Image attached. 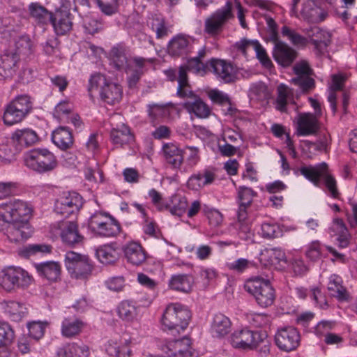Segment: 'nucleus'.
I'll list each match as a JSON object with an SVG mask.
<instances>
[{
    "label": "nucleus",
    "instance_id": "nucleus-1",
    "mask_svg": "<svg viewBox=\"0 0 357 357\" xmlns=\"http://www.w3.org/2000/svg\"><path fill=\"white\" fill-rule=\"evenodd\" d=\"M31 213V207L20 199L0 204V218L8 224L6 234L10 241L20 242L32 235L33 229L28 222Z\"/></svg>",
    "mask_w": 357,
    "mask_h": 357
},
{
    "label": "nucleus",
    "instance_id": "nucleus-2",
    "mask_svg": "<svg viewBox=\"0 0 357 357\" xmlns=\"http://www.w3.org/2000/svg\"><path fill=\"white\" fill-rule=\"evenodd\" d=\"M88 91L91 98L98 93L100 98L109 105L119 103L123 96L122 87L116 83L108 82L106 77L100 73L91 77Z\"/></svg>",
    "mask_w": 357,
    "mask_h": 357
},
{
    "label": "nucleus",
    "instance_id": "nucleus-3",
    "mask_svg": "<svg viewBox=\"0 0 357 357\" xmlns=\"http://www.w3.org/2000/svg\"><path fill=\"white\" fill-rule=\"evenodd\" d=\"M190 319V311L180 303L169 304L162 316L161 324L164 331L180 333L188 326Z\"/></svg>",
    "mask_w": 357,
    "mask_h": 357
},
{
    "label": "nucleus",
    "instance_id": "nucleus-4",
    "mask_svg": "<svg viewBox=\"0 0 357 357\" xmlns=\"http://www.w3.org/2000/svg\"><path fill=\"white\" fill-rule=\"evenodd\" d=\"M24 165L31 170L43 174L55 169L58 165L56 156L46 149H34L24 155Z\"/></svg>",
    "mask_w": 357,
    "mask_h": 357
},
{
    "label": "nucleus",
    "instance_id": "nucleus-5",
    "mask_svg": "<svg viewBox=\"0 0 357 357\" xmlns=\"http://www.w3.org/2000/svg\"><path fill=\"white\" fill-rule=\"evenodd\" d=\"M244 288L263 307L270 306L274 302L275 291L268 280L259 277L250 278L245 282Z\"/></svg>",
    "mask_w": 357,
    "mask_h": 357
},
{
    "label": "nucleus",
    "instance_id": "nucleus-6",
    "mask_svg": "<svg viewBox=\"0 0 357 357\" xmlns=\"http://www.w3.org/2000/svg\"><path fill=\"white\" fill-rule=\"evenodd\" d=\"M230 343L234 348L240 349H253L260 343H268L266 335L248 328L235 331L230 337Z\"/></svg>",
    "mask_w": 357,
    "mask_h": 357
},
{
    "label": "nucleus",
    "instance_id": "nucleus-7",
    "mask_svg": "<svg viewBox=\"0 0 357 357\" xmlns=\"http://www.w3.org/2000/svg\"><path fill=\"white\" fill-rule=\"evenodd\" d=\"M327 165L322 163L315 167H304L301 169V173L307 179L314 183V185L319 186L320 178H323L325 185L327 188L330 195L336 198L338 196V191L336 187V181L335 178L326 173Z\"/></svg>",
    "mask_w": 357,
    "mask_h": 357
},
{
    "label": "nucleus",
    "instance_id": "nucleus-8",
    "mask_svg": "<svg viewBox=\"0 0 357 357\" xmlns=\"http://www.w3.org/2000/svg\"><path fill=\"white\" fill-rule=\"evenodd\" d=\"M233 3L227 1L225 5L211 15L204 22V31L211 36L220 34L229 20L234 18Z\"/></svg>",
    "mask_w": 357,
    "mask_h": 357
},
{
    "label": "nucleus",
    "instance_id": "nucleus-9",
    "mask_svg": "<svg viewBox=\"0 0 357 357\" xmlns=\"http://www.w3.org/2000/svg\"><path fill=\"white\" fill-rule=\"evenodd\" d=\"M89 227L95 234L102 236H114L119 233L120 226L106 213L96 211L89 220Z\"/></svg>",
    "mask_w": 357,
    "mask_h": 357
},
{
    "label": "nucleus",
    "instance_id": "nucleus-10",
    "mask_svg": "<svg viewBox=\"0 0 357 357\" xmlns=\"http://www.w3.org/2000/svg\"><path fill=\"white\" fill-rule=\"evenodd\" d=\"M65 264L71 276L77 279L86 278L92 271L89 258L73 251L66 253Z\"/></svg>",
    "mask_w": 357,
    "mask_h": 357
},
{
    "label": "nucleus",
    "instance_id": "nucleus-11",
    "mask_svg": "<svg viewBox=\"0 0 357 357\" xmlns=\"http://www.w3.org/2000/svg\"><path fill=\"white\" fill-rule=\"evenodd\" d=\"M83 204L82 197L75 192H64L56 200L54 211L64 217L77 213Z\"/></svg>",
    "mask_w": 357,
    "mask_h": 357
},
{
    "label": "nucleus",
    "instance_id": "nucleus-12",
    "mask_svg": "<svg viewBox=\"0 0 357 357\" xmlns=\"http://www.w3.org/2000/svg\"><path fill=\"white\" fill-rule=\"evenodd\" d=\"M296 76L291 79V83L298 86L303 93H308L315 87L314 79L312 77V70L307 62L302 61L294 66Z\"/></svg>",
    "mask_w": 357,
    "mask_h": 357
},
{
    "label": "nucleus",
    "instance_id": "nucleus-13",
    "mask_svg": "<svg viewBox=\"0 0 357 357\" xmlns=\"http://www.w3.org/2000/svg\"><path fill=\"white\" fill-rule=\"evenodd\" d=\"M275 342L280 350L289 352L294 350L299 345L300 335L294 327H283L278 329L275 333Z\"/></svg>",
    "mask_w": 357,
    "mask_h": 357
},
{
    "label": "nucleus",
    "instance_id": "nucleus-14",
    "mask_svg": "<svg viewBox=\"0 0 357 357\" xmlns=\"http://www.w3.org/2000/svg\"><path fill=\"white\" fill-rule=\"evenodd\" d=\"M235 47L245 56H247L248 52L255 51L258 60L266 68H270L273 65L265 49L257 40L243 39L235 44Z\"/></svg>",
    "mask_w": 357,
    "mask_h": 357
},
{
    "label": "nucleus",
    "instance_id": "nucleus-15",
    "mask_svg": "<svg viewBox=\"0 0 357 357\" xmlns=\"http://www.w3.org/2000/svg\"><path fill=\"white\" fill-rule=\"evenodd\" d=\"M121 116L119 114L114 115L110 119V123L114 126L110 133L112 142L119 146H123L134 140L133 135L131 133L130 128L123 123L121 125H115V122L120 120Z\"/></svg>",
    "mask_w": 357,
    "mask_h": 357
},
{
    "label": "nucleus",
    "instance_id": "nucleus-16",
    "mask_svg": "<svg viewBox=\"0 0 357 357\" xmlns=\"http://www.w3.org/2000/svg\"><path fill=\"white\" fill-rule=\"evenodd\" d=\"M209 70H211L216 77L225 83H230L236 79V70L234 66L225 60L211 59L208 61Z\"/></svg>",
    "mask_w": 357,
    "mask_h": 357
},
{
    "label": "nucleus",
    "instance_id": "nucleus-17",
    "mask_svg": "<svg viewBox=\"0 0 357 357\" xmlns=\"http://www.w3.org/2000/svg\"><path fill=\"white\" fill-rule=\"evenodd\" d=\"M190 340L183 337L167 342L161 346V350L169 357H187L190 356Z\"/></svg>",
    "mask_w": 357,
    "mask_h": 357
},
{
    "label": "nucleus",
    "instance_id": "nucleus-18",
    "mask_svg": "<svg viewBox=\"0 0 357 357\" xmlns=\"http://www.w3.org/2000/svg\"><path fill=\"white\" fill-rule=\"evenodd\" d=\"M301 16L310 22L317 23L325 20L326 13L318 6L317 0H302Z\"/></svg>",
    "mask_w": 357,
    "mask_h": 357
},
{
    "label": "nucleus",
    "instance_id": "nucleus-19",
    "mask_svg": "<svg viewBox=\"0 0 357 357\" xmlns=\"http://www.w3.org/2000/svg\"><path fill=\"white\" fill-rule=\"evenodd\" d=\"M274 43L273 54L275 60L282 66H290L296 57V52L282 41Z\"/></svg>",
    "mask_w": 357,
    "mask_h": 357
},
{
    "label": "nucleus",
    "instance_id": "nucleus-20",
    "mask_svg": "<svg viewBox=\"0 0 357 357\" xmlns=\"http://www.w3.org/2000/svg\"><path fill=\"white\" fill-rule=\"evenodd\" d=\"M56 355V357H88L90 349L83 342H73L58 348Z\"/></svg>",
    "mask_w": 357,
    "mask_h": 357
},
{
    "label": "nucleus",
    "instance_id": "nucleus-21",
    "mask_svg": "<svg viewBox=\"0 0 357 357\" xmlns=\"http://www.w3.org/2000/svg\"><path fill=\"white\" fill-rule=\"evenodd\" d=\"M70 16L69 11L65 8H59L54 15L52 14L49 22L52 24L58 35H63L71 29L72 22Z\"/></svg>",
    "mask_w": 357,
    "mask_h": 357
},
{
    "label": "nucleus",
    "instance_id": "nucleus-22",
    "mask_svg": "<svg viewBox=\"0 0 357 357\" xmlns=\"http://www.w3.org/2000/svg\"><path fill=\"white\" fill-rule=\"evenodd\" d=\"M319 129L317 117L314 114H301L297 119V135L305 136L313 135Z\"/></svg>",
    "mask_w": 357,
    "mask_h": 357
},
{
    "label": "nucleus",
    "instance_id": "nucleus-23",
    "mask_svg": "<svg viewBox=\"0 0 357 357\" xmlns=\"http://www.w3.org/2000/svg\"><path fill=\"white\" fill-rule=\"evenodd\" d=\"M11 140L21 151L23 148L35 144L38 141V137L32 129H17L12 134Z\"/></svg>",
    "mask_w": 357,
    "mask_h": 357
},
{
    "label": "nucleus",
    "instance_id": "nucleus-24",
    "mask_svg": "<svg viewBox=\"0 0 357 357\" xmlns=\"http://www.w3.org/2000/svg\"><path fill=\"white\" fill-rule=\"evenodd\" d=\"M153 63V59H144L142 57L133 58L132 64L124 69L128 75V82L129 87L132 88L136 85L143 74V68L145 63Z\"/></svg>",
    "mask_w": 357,
    "mask_h": 357
},
{
    "label": "nucleus",
    "instance_id": "nucleus-25",
    "mask_svg": "<svg viewBox=\"0 0 357 357\" xmlns=\"http://www.w3.org/2000/svg\"><path fill=\"white\" fill-rule=\"evenodd\" d=\"M110 64L117 70H124L132 64L133 59L128 56L126 48L118 45L109 52Z\"/></svg>",
    "mask_w": 357,
    "mask_h": 357
},
{
    "label": "nucleus",
    "instance_id": "nucleus-26",
    "mask_svg": "<svg viewBox=\"0 0 357 357\" xmlns=\"http://www.w3.org/2000/svg\"><path fill=\"white\" fill-rule=\"evenodd\" d=\"M20 58L17 54L6 52L0 56V77L9 78L13 77L17 69Z\"/></svg>",
    "mask_w": 357,
    "mask_h": 357
},
{
    "label": "nucleus",
    "instance_id": "nucleus-27",
    "mask_svg": "<svg viewBox=\"0 0 357 357\" xmlns=\"http://www.w3.org/2000/svg\"><path fill=\"white\" fill-rule=\"evenodd\" d=\"M61 237L63 241L68 245L79 244L82 242L84 237L78 231L76 222L70 221L62 222L60 225Z\"/></svg>",
    "mask_w": 357,
    "mask_h": 357
},
{
    "label": "nucleus",
    "instance_id": "nucleus-28",
    "mask_svg": "<svg viewBox=\"0 0 357 357\" xmlns=\"http://www.w3.org/2000/svg\"><path fill=\"white\" fill-rule=\"evenodd\" d=\"M231 327L230 319L223 314L218 313L215 314L212 319L210 332L213 337L222 338L229 334Z\"/></svg>",
    "mask_w": 357,
    "mask_h": 357
},
{
    "label": "nucleus",
    "instance_id": "nucleus-29",
    "mask_svg": "<svg viewBox=\"0 0 357 357\" xmlns=\"http://www.w3.org/2000/svg\"><path fill=\"white\" fill-rule=\"evenodd\" d=\"M307 37L314 45V47L321 53L331 43V35L328 32L319 27L314 26L306 31Z\"/></svg>",
    "mask_w": 357,
    "mask_h": 357
},
{
    "label": "nucleus",
    "instance_id": "nucleus-30",
    "mask_svg": "<svg viewBox=\"0 0 357 357\" xmlns=\"http://www.w3.org/2000/svg\"><path fill=\"white\" fill-rule=\"evenodd\" d=\"M123 252L127 261L133 265L139 266L146 259L144 250L136 242H129L125 245Z\"/></svg>",
    "mask_w": 357,
    "mask_h": 357
},
{
    "label": "nucleus",
    "instance_id": "nucleus-31",
    "mask_svg": "<svg viewBox=\"0 0 357 357\" xmlns=\"http://www.w3.org/2000/svg\"><path fill=\"white\" fill-rule=\"evenodd\" d=\"M162 153L166 162L174 169L181 168L183 162V151L176 144L167 143L162 146Z\"/></svg>",
    "mask_w": 357,
    "mask_h": 357
},
{
    "label": "nucleus",
    "instance_id": "nucleus-32",
    "mask_svg": "<svg viewBox=\"0 0 357 357\" xmlns=\"http://www.w3.org/2000/svg\"><path fill=\"white\" fill-rule=\"evenodd\" d=\"M1 310L13 321H20L28 313L24 303L14 301H4L0 303Z\"/></svg>",
    "mask_w": 357,
    "mask_h": 357
},
{
    "label": "nucleus",
    "instance_id": "nucleus-33",
    "mask_svg": "<svg viewBox=\"0 0 357 357\" xmlns=\"http://www.w3.org/2000/svg\"><path fill=\"white\" fill-rule=\"evenodd\" d=\"M260 262L264 266H273L277 268L281 262L287 263L284 252L280 248H266L261 251Z\"/></svg>",
    "mask_w": 357,
    "mask_h": 357
},
{
    "label": "nucleus",
    "instance_id": "nucleus-34",
    "mask_svg": "<svg viewBox=\"0 0 357 357\" xmlns=\"http://www.w3.org/2000/svg\"><path fill=\"white\" fill-rule=\"evenodd\" d=\"M193 283L194 280L191 275L176 274L170 278L169 287L174 291L188 293L192 290Z\"/></svg>",
    "mask_w": 357,
    "mask_h": 357
},
{
    "label": "nucleus",
    "instance_id": "nucleus-35",
    "mask_svg": "<svg viewBox=\"0 0 357 357\" xmlns=\"http://www.w3.org/2000/svg\"><path fill=\"white\" fill-rule=\"evenodd\" d=\"M54 144L61 150H66L72 147L73 137L70 130L66 127H59L52 135Z\"/></svg>",
    "mask_w": 357,
    "mask_h": 357
},
{
    "label": "nucleus",
    "instance_id": "nucleus-36",
    "mask_svg": "<svg viewBox=\"0 0 357 357\" xmlns=\"http://www.w3.org/2000/svg\"><path fill=\"white\" fill-rule=\"evenodd\" d=\"M84 323L78 319L66 318L61 323V335L66 338L79 335L84 328Z\"/></svg>",
    "mask_w": 357,
    "mask_h": 357
},
{
    "label": "nucleus",
    "instance_id": "nucleus-37",
    "mask_svg": "<svg viewBox=\"0 0 357 357\" xmlns=\"http://www.w3.org/2000/svg\"><path fill=\"white\" fill-rule=\"evenodd\" d=\"M183 107L199 118H207L211 113L209 107L198 96H193V100L185 102Z\"/></svg>",
    "mask_w": 357,
    "mask_h": 357
},
{
    "label": "nucleus",
    "instance_id": "nucleus-38",
    "mask_svg": "<svg viewBox=\"0 0 357 357\" xmlns=\"http://www.w3.org/2000/svg\"><path fill=\"white\" fill-rule=\"evenodd\" d=\"M190 40L184 36L178 35L169 41L168 52L171 55L179 56L186 54L190 50Z\"/></svg>",
    "mask_w": 357,
    "mask_h": 357
},
{
    "label": "nucleus",
    "instance_id": "nucleus-39",
    "mask_svg": "<svg viewBox=\"0 0 357 357\" xmlns=\"http://www.w3.org/2000/svg\"><path fill=\"white\" fill-rule=\"evenodd\" d=\"M130 340L125 339L123 342L119 343L114 340H109L106 345L107 353L115 357H131V350L128 347Z\"/></svg>",
    "mask_w": 357,
    "mask_h": 357
},
{
    "label": "nucleus",
    "instance_id": "nucleus-40",
    "mask_svg": "<svg viewBox=\"0 0 357 357\" xmlns=\"http://www.w3.org/2000/svg\"><path fill=\"white\" fill-rule=\"evenodd\" d=\"M166 204L167 208L165 210L167 209L172 215L179 217L185 213L188 207L186 198L178 195H172Z\"/></svg>",
    "mask_w": 357,
    "mask_h": 357
},
{
    "label": "nucleus",
    "instance_id": "nucleus-41",
    "mask_svg": "<svg viewBox=\"0 0 357 357\" xmlns=\"http://www.w3.org/2000/svg\"><path fill=\"white\" fill-rule=\"evenodd\" d=\"M117 312L122 320L131 322L137 318L139 308L132 302L123 301L118 306Z\"/></svg>",
    "mask_w": 357,
    "mask_h": 357
},
{
    "label": "nucleus",
    "instance_id": "nucleus-42",
    "mask_svg": "<svg viewBox=\"0 0 357 357\" xmlns=\"http://www.w3.org/2000/svg\"><path fill=\"white\" fill-rule=\"evenodd\" d=\"M36 269L40 275L51 281H56L61 272L60 265L54 261H47L37 264Z\"/></svg>",
    "mask_w": 357,
    "mask_h": 357
},
{
    "label": "nucleus",
    "instance_id": "nucleus-43",
    "mask_svg": "<svg viewBox=\"0 0 357 357\" xmlns=\"http://www.w3.org/2000/svg\"><path fill=\"white\" fill-rule=\"evenodd\" d=\"M96 255L102 264L114 263L119 257L118 250L111 245H104L96 251Z\"/></svg>",
    "mask_w": 357,
    "mask_h": 357
},
{
    "label": "nucleus",
    "instance_id": "nucleus-44",
    "mask_svg": "<svg viewBox=\"0 0 357 357\" xmlns=\"http://www.w3.org/2000/svg\"><path fill=\"white\" fill-rule=\"evenodd\" d=\"M29 12L31 17L38 24H47L52 18V13L38 3L29 4Z\"/></svg>",
    "mask_w": 357,
    "mask_h": 357
},
{
    "label": "nucleus",
    "instance_id": "nucleus-45",
    "mask_svg": "<svg viewBox=\"0 0 357 357\" xmlns=\"http://www.w3.org/2000/svg\"><path fill=\"white\" fill-rule=\"evenodd\" d=\"M178 82V86L177 89V95L179 97L188 98L189 100H193V96H197L188 86L186 70L183 67L179 68Z\"/></svg>",
    "mask_w": 357,
    "mask_h": 357
},
{
    "label": "nucleus",
    "instance_id": "nucleus-46",
    "mask_svg": "<svg viewBox=\"0 0 357 357\" xmlns=\"http://www.w3.org/2000/svg\"><path fill=\"white\" fill-rule=\"evenodd\" d=\"M172 107L173 104L171 102L165 105L149 104L148 105L149 116L152 121L169 116L170 114V107Z\"/></svg>",
    "mask_w": 357,
    "mask_h": 357
},
{
    "label": "nucleus",
    "instance_id": "nucleus-47",
    "mask_svg": "<svg viewBox=\"0 0 357 357\" xmlns=\"http://www.w3.org/2000/svg\"><path fill=\"white\" fill-rule=\"evenodd\" d=\"M328 289L332 295L340 300L347 298V292L345 288L342 285L341 278L336 275H333L329 278Z\"/></svg>",
    "mask_w": 357,
    "mask_h": 357
},
{
    "label": "nucleus",
    "instance_id": "nucleus-48",
    "mask_svg": "<svg viewBox=\"0 0 357 357\" xmlns=\"http://www.w3.org/2000/svg\"><path fill=\"white\" fill-rule=\"evenodd\" d=\"M22 109L17 108L15 105L10 103L3 114V121L5 124L12 126L22 121L26 116L22 112Z\"/></svg>",
    "mask_w": 357,
    "mask_h": 357
},
{
    "label": "nucleus",
    "instance_id": "nucleus-49",
    "mask_svg": "<svg viewBox=\"0 0 357 357\" xmlns=\"http://www.w3.org/2000/svg\"><path fill=\"white\" fill-rule=\"evenodd\" d=\"M13 269L15 289L26 288L33 282V277L26 271L19 266Z\"/></svg>",
    "mask_w": 357,
    "mask_h": 357
},
{
    "label": "nucleus",
    "instance_id": "nucleus-50",
    "mask_svg": "<svg viewBox=\"0 0 357 357\" xmlns=\"http://www.w3.org/2000/svg\"><path fill=\"white\" fill-rule=\"evenodd\" d=\"M13 266L0 270V286L6 291L15 290Z\"/></svg>",
    "mask_w": 357,
    "mask_h": 357
},
{
    "label": "nucleus",
    "instance_id": "nucleus-51",
    "mask_svg": "<svg viewBox=\"0 0 357 357\" xmlns=\"http://www.w3.org/2000/svg\"><path fill=\"white\" fill-rule=\"evenodd\" d=\"M281 33L284 37H286L295 46L304 47L307 43L306 38L287 26L282 27Z\"/></svg>",
    "mask_w": 357,
    "mask_h": 357
},
{
    "label": "nucleus",
    "instance_id": "nucleus-52",
    "mask_svg": "<svg viewBox=\"0 0 357 357\" xmlns=\"http://www.w3.org/2000/svg\"><path fill=\"white\" fill-rule=\"evenodd\" d=\"M15 339L12 326L6 321H0V345L10 346Z\"/></svg>",
    "mask_w": 357,
    "mask_h": 357
},
{
    "label": "nucleus",
    "instance_id": "nucleus-53",
    "mask_svg": "<svg viewBox=\"0 0 357 357\" xmlns=\"http://www.w3.org/2000/svg\"><path fill=\"white\" fill-rule=\"evenodd\" d=\"M256 196H257V192H255L250 188L245 187V186H240L237 189L238 204H242L250 206L253 201V198Z\"/></svg>",
    "mask_w": 357,
    "mask_h": 357
},
{
    "label": "nucleus",
    "instance_id": "nucleus-54",
    "mask_svg": "<svg viewBox=\"0 0 357 357\" xmlns=\"http://www.w3.org/2000/svg\"><path fill=\"white\" fill-rule=\"evenodd\" d=\"M20 151L15 144L3 143L0 145V158L6 162H10L14 159L15 154Z\"/></svg>",
    "mask_w": 357,
    "mask_h": 357
},
{
    "label": "nucleus",
    "instance_id": "nucleus-55",
    "mask_svg": "<svg viewBox=\"0 0 357 357\" xmlns=\"http://www.w3.org/2000/svg\"><path fill=\"white\" fill-rule=\"evenodd\" d=\"M278 92L277 108L280 111L284 112L291 98V89L284 84H280L278 88Z\"/></svg>",
    "mask_w": 357,
    "mask_h": 357
},
{
    "label": "nucleus",
    "instance_id": "nucleus-56",
    "mask_svg": "<svg viewBox=\"0 0 357 357\" xmlns=\"http://www.w3.org/2000/svg\"><path fill=\"white\" fill-rule=\"evenodd\" d=\"M187 70L192 71L193 73L204 75L209 70L208 62L204 63L199 60L198 57H194L188 61L186 66H183Z\"/></svg>",
    "mask_w": 357,
    "mask_h": 357
},
{
    "label": "nucleus",
    "instance_id": "nucleus-57",
    "mask_svg": "<svg viewBox=\"0 0 357 357\" xmlns=\"http://www.w3.org/2000/svg\"><path fill=\"white\" fill-rule=\"evenodd\" d=\"M32 43L27 36H22L15 42L16 54L29 55L32 52Z\"/></svg>",
    "mask_w": 357,
    "mask_h": 357
},
{
    "label": "nucleus",
    "instance_id": "nucleus-58",
    "mask_svg": "<svg viewBox=\"0 0 357 357\" xmlns=\"http://www.w3.org/2000/svg\"><path fill=\"white\" fill-rule=\"evenodd\" d=\"M10 103L20 110L23 109L22 112L26 116L32 109V102L31 100V98L27 95L18 96Z\"/></svg>",
    "mask_w": 357,
    "mask_h": 357
},
{
    "label": "nucleus",
    "instance_id": "nucleus-59",
    "mask_svg": "<svg viewBox=\"0 0 357 357\" xmlns=\"http://www.w3.org/2000/svg\"><path fill=\"white\" fill-rule=\"evenodd\" d=\"M51 251V247L47 245L32 244L24 247L20 250V255L29 257L38 252L47 253Z\"/></svg>",
    "mask_w": 357,
    "mask_h": 357
},
{
    "label": "nucleus",
    "instance_id": "nucleus-60",
    "mask_svg": "<svg viewBox=\"0 0 357 357\" xmlns=\"http://www.w3.org/2000/svg\"><path fill=\"white\" fill-rule=\"evenodd\" d=\"M185 149L189 151V155L187 158L185 165L182 169L181 168V172H188L196 165L199 160L198 148L195 146H186Z\"/></svg>",
    "mask_w": 357,
    "mask_h": 357
},
{
    "label": "nucleus",
    "instance_id": "nucleus-61",
    "mask_svg": "<svg viewBox=\"0 0 357 357\" xmlns=\"http://www.w3.org/2000/svg\"><path fill=\"white\" fill-rule=\"evenodd\" d=\"M253 266V262L245 259L239 258L233 262L227 264V268L234 272L241 273Z\"/></svg>",
    "mask_w": 357,
    "mask_h": 357
},
{
    "label": "nucleus",
    "instance_id": "nucleus-62",
    "mask_svg": "<svg viewBox=\"0 0 357 357\" xmlns=\"http://www.w3.org/2000/svg\"><path fill=\"white\" fill-rule=\"evenodd\" d=\"M83 26L85 31L90 34H93L102 28V23L91 15L84 17Z\"/></svg>",
    "mask_w": 357,
    "mask_h": 357
},
{
    "label": "nucleus",
    "instance_id": "nucleus-63",
    "mask_svg": "<svg viewBox=\"0 0 357 357\" xmlns=\"http://www.w3.org/2000/svg\"><path fill=\"white\" fill-rule=\"evenodd\" d=\"M96 3L102 13L107 15H112L117 10L118 0H98Z\"/></svg>",
    "mask_w": 357,
    "mask_h": 357
},
{
    "label": "nucleus",
    "instance_id": "nucleus-64",
    "mask_svg": "<svg viewBox=\"0 0 357 357\" xmlns=\"http://www.w3.org/2000/svg\"><path fill=\"white\" fill-rule=\"evenodd\" d=\"M250 93L259 100H263L268 97L266 86L262 82L253 84L250 87Z\"/></svg>",
    "mask_w": 357,
    "mask_h": 357
}]
</instances>
